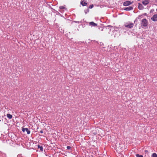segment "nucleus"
Wrapping results in <instances>:
<instances>
[{
    "mask_svg": "<svg viewBox=\"0 0 157 157\" xmlns=\"http://www.w3.org/2000/svg\"><path fill=\"white\" fill-rule=\"evenodd\" d=\"M148 25V21L146 19H143L141 21V25L144 27H146Z\"/></svg>",
    "mask_w": 157,
    "mask_h": 157,
    "instance_id": "obj_1",
    "label": "nucleus"
},
{
    "mask_svg": "<svg viewBox=\"0 0 157 157\" xmlns=\"http://www.w3.org/2000/svg\"><path fill=\"white\" fill-rule=\"evenodd\" d=\"M133 3V2L132 1V2L130 1H127L123 2V6H128L132 4Z\"/></svg>",
    "mask_w": 157,
    "mask_h": 157,
    "instance_id": "obj_2",
    "label": "nucleus"
},
{
    "mask_svg": "<svg viewBox=\"0 0 157 157\" xmlns=\"http://www.w3.org/2000/svg\"><path fill=\"white\" fill-rule=\"evenodd\" d=\"M125 27L128 28H132L134 26V24L132 23H130L128 24H125Z\"/></svg>",
    "mask_w": 157,
    "mask_h": 157,
    "instance_id": "obj_3",
    "label": "nucleus"
},
{
    "mask_svg": "<svg viewBox=\"0 0 157 157\" xmlns=\"http://www.w3.org/2000/svg\"><path fill=\"white\" fill-rule=\"evenodd\" d=\"M22 131L23 132H25V131L26 132H27V133L28 134H29L30 133V131L29 130V129H28L27 128H22Z\"/></svg>",
    "mask_w": 157,
    "mask_h": 157,
    "instance_id": "obj_4",
    "label": "nucleus"
},
{
    "mask_svg": "<svg viewBox=\"0 0 157 157\" xmlns=\"http://www.w3.org/2000/svg\"><path fill=\"white\" fill-rule=\"evenodd\" d=\"M151 19L154 21H157V14H155L151 17Z\"/></svg>",
    "mask_w": 157,
    "mask_h": 157,
    "instance_id": "obj_5",
    "label": "nucleus"
},
{
    "mask_svg": "<svg viewBox=\"0 0 157 157\" xmlns=\"http://www.w3.org/2000/svg\"><path fill=\"white\" fill-rule=\"evenodd\" d=\"M151 0H144L142 1V3L144 6H146L148 4L149 2Z\"/></svg>",
    "mask_w": 157,
    "mask_h": 157,
    "instance_id": "obj_6",
    "label": "nucleus"
},
{
    "mask_svg": "<svg viewBox=\"0 0 157 157\" xmlns=\"http://www.w3.org/2000/svg\"><path fill=\"white\" fill-rule=\"evenodd\" d=\"M133 9V8L132 6H129L123 9V10L126 11H131Z\"/></svg>",
    "mask_w": 157,
    "mask_h": 157,
    "instance_id": "obj_7",
    "label": "nucleus"
},
{
    "mask_svg": "<svg viewBox=\"0 0 157 157\" xmlns=\"http://www.w3.org/2000/svg\"><path fill=\"white\" fill-rule=\"evenodd\" d=\"M89 25H91L94 27H95L97 26V24L95 23L93 21H91L89 23Z\"/></svg>",
    "mask_w": 157,
    "mask_h": 157,
    "instance_id": "obj_8",
    "label": "nucleus"
},
{
    "mask_svg": "<svg viewBox=\"0 0 157 157\" xmlns=\"http://www.w3.org/2000/svg\"><path fill=\"white\" fill-rule=\"evenodd\" d=\"M138 9H140V10H142L144 8V6H143L141 4H140V3H139V4H138Z\"/></svg>",
    "mask_w": 157,
    "mask_h": 157,
    "instance_id": "obj_9",
    "label": "nucleus"
},
{
    "mask_svg": "<svg viewBox=\"0 0 157 157\" xmlns=\"http://www.w3.org/2000/svg\"><path fill=\"white\" fill-rule=\"evenodd\" d=\"M81 4L83 6H86L87 4L86 1H83L81 2Z\"/></svg>",
    "mask_w": 157,
    "mask_h": 157,
    "instance_id": "obj_10",
    "label": "nucleus"
},
{
    "mask_svg": "<svg viewBox=\"0 0 157 157\" xmlns=\"http://www.w3.org/2000/svg\"><path fill=\"white\" fill-rule=\"evenodd\" d=\"M144 152H145V156H147V157H149V151L146 150L144 151Z\"/></svg>",
    "mask_w": 157,
    "mask_h": 157,
    "instance_id": "obj_11",
    "label": "nucleus"
},
{
    "mask_svg": "<svg viewBox=\"0 0 157 157\" xmlns=\"http://www.w3.org/2000/svg\"><path fill=\"white\" fill-rule=\"evenodd\" d=\"M7 117H8L9 119H11L12 118V115L10 114H7L6 115Z\"/></svg>",
    "mask_w": 157,
    "mask_h": 157,
    "instance_id": "obj_12",
    "label": "nucleus"
},
{
    "mask_svg": "<svg viewBox=\"0 0 157 157\" xmlns=\"http://www.w3.org/2000/svg\"><path fill=\"white\" fill-rule=\"evenodd\" d=\"M37 147H38V148L40 149V151H43V149L42 146H40V145H38V146H37Z\"/></svg>",
    "mask_w": 157,
    "mask_h": 157,
    "instance_id": "obj_13",
    "label": "nucleus"
},
{
    "mask_svg": "<svg viewBox=\"0 0 157 157\" xmlns=\"http://www.w3.org/2000/svg\"><path fill=\"white\" fill-rule=\"evenodd\" d=\"M152 157H157V155L155 153L152 154Z\"/></svg>",
    "mask_w": 157,
    "mask_h": 157,
    "instance_id": "obj_14",
    "label": "nucleus"
},
{
    "mask_svg": "<svg viewBox=\"0 0 157 157\" xmlns=\"http://www.w3.org/2000/svg\"><path fill=\"white\" fill-rule=\"evenodd\" d=\"M136 156L137 157H143V156L141 155H140L139 154H137L136 155Z\"/></svg>",
    "mask_w": 157,
    "mask_h": 157,
    "instance_id": "obj_15",
    "label": "nucleus"
},
{
    "mask_svg": "<svg viewBox=\"0 0 157 157\" xmlns=\"http://www.w3.org/2000/svg\"><path fill=\"white\" fill-rule=\"evenodd\" d=\"M93 7H94V5L93 4H92L89 6V8L92 9Z\"/></svg>",
    "mask_w": 157,
    "mask_h": 157,
    "instance_id": "obj_16",
    "label": "nucleus"
},
{
    "mask_svg": "<svg viewBox=\"0 0 157 157\" xmlns=\"http://www.w3.org/2000/svg\"><path fill=\"white\" fill-rule=\"evenodd\" d=\"M67 149L69 150L71 149V146H67Z\"/></svg>",
    "mask_w": 157,
    "mask_h": 157,
    "instance_id": "obj_17",
    "label": "nucleus"
},
{
    "mask_svg": "<svg viewBox=\"0 0 157 157\" xmlns=\"http://www.w3.org/2000/svg\"><path fill=\"white\" fill-rule=\"evenodd\" d=\"M40 133L41 134H42L43 133V131L42 130H41L40 131Z\"/></svg>",
    "mask_w": 157,
    "mask_h": 157,
    "instance_id": "obj_18",
    "label": "nucleus"
},
{
    "mask_svg": "<svg viewBox=\"0 0 157 157\" xmlns=\"http://www.w3.org/2000/svg\"><path fill=\"white\" fill-rule=\"evenodd\" d=\"M48 157H52V156H49Z\"/></svg>",
    "mask_w": 157,
    "mask_h": 157,
    "instance_id": "obj_19",
    "label": "nucleus"
},
{
    "mask_svg": "<svg viewBox=\"0 0 157 157\" xmlns=\"http://www.w3.org/2000/svg\"><path fill=\"white\" fill-rule=\"evenodd\" d=\"M156 2L157 3V0H156Z\"/></svg>",
    "mask_w": 157,
    "mask_h": 157,
    "instance_id": "obj_20",
    "label": "nucleus"
},
{
    "mask_svg": "<svg viewBox=\"0 0 157 157\" xmlns=\"http://www.w3.org/2000/svg\"><path fill=\"white\" fill-rule=\"evenodd\" d=\"M138 1H140V0H137Z\"/></svg>",
    "mask_w": 157,
    "mask_h": 157,
    "instance_id": "obj_21",
    "label": "nucleus"
}]
</instances>
